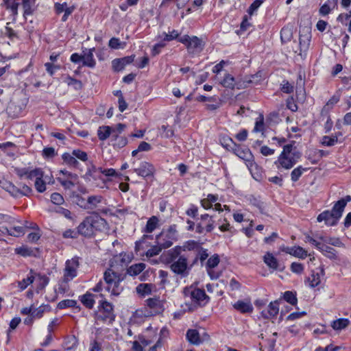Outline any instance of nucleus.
I'll return each instance as SVG.
<instances>
[{
  "label": "nucleus",
  "mask_w": 351,
  "mask_h": 351,
  "mask_svg": "<svg viewBox=\"0 0 351 351\" xmlns=\"http://www.w3.org/2000/svg\"><path fill=\"white\" fill-rule=\"evenodd\" d=\"M293 37V29L289 26H285L280 31V39L282 43H288Z\"/></svg>",
  "instance_id": "58836bf2"
},
{
  "label": "nucleus",
  "mask_w": 351,
  "mask_h": 351,
  "mask_svg": "<svg viewBox=\"0 0 351 351\" xmlns=\"http://www.w3.org/2000/svg\"><path fill=\"white\" fill-rule=\"evenodd\" d=\"M81 302L88 308L91 309L95 304L94 295L87 292L83 295L80 296Z\"/></svg>",
  "instance_id": "f704fd0d"
},
{
  "label": "nucleus",
  "mask_w": 351,
  "mask_h": 351,
  "mask_svg": "<svg viewBox=\"0 0 351 351\" xmlns=\"http://www.w3.org/2000/svg\"><path fill=\"white\" fill-rule=\"evenodd\" d=\"M36 0H21V6L23 10V17L26 19L28 16L33 15L37 10L36 5Z\"/></svg>",
  "instance_id": "f3484780"
},
{
  "label": "nucleus",
  "mask_w": 351,
  "mask_h": 351,
  "mask_svg": "<svg viewBox=\"0 0 351 351\" xmlns=\"http://www.w3.org/2000/svg\"><path fill=\"white\" fill-rule=\"evenodd\" d=\"M0 186L6 191H8L11 195L15 197H19V188L16 186L12 182L4 180L0 181Z\"/></svg>",
  "instance_id": "7c9ffc66"
},
{
  "label": "nucleus",
  "mask_w": 351,
  "mask_h": 351,
  "mask_svg": "<svg viewBox=\"0 0 351 351\" xmlns=\"http://www.w3.org/2000/svg\"><path fill=\"white\" fill-rule=\"evenodd\" d=\"M146 267V265L143 263H136L130 266L125 274L131 276H136L141 273Z\"/></svg>",
  "instance_id": "2f4dec72"
},
{
  "label": "nucleus",
  "mask_w": 351,
  "mask_h": 351,
  "mask_svg": "<svg viewBox=\"0 0 351 351\" xmlns=\"http://www.w3.org/2000/svg\"><path fill=\"white\" fill-rule=\"evenodd\" d=\"M72 154L76 159L77 158L83 162L88 160V154L84 151H82L80 149H76L72 151Z\"/></svg>",
  "instance_id": "6e6d98bb"
},
{
  "label": "nucleus",
  "mask_w": 351,
  "mask_h": 351,
  "mask_svg": "<svg viewBox=\"0 0 351 351\" xmlns=\"http://www.w3.org/2000/svg\"><path fill=\"white\" fill-rule=\"evenodd\" d=\"M169 268L175 274L184 278L189 275L191 267L188 265L187 257L180 256L177 261L169 265Z\"/></svg>",
  "instance_id": "0eeeda50"
},
{
  "label": "nucleus",
  "mask_w": 351,
  "mask_h": 351,
  "mask_svg": "<svg viewBox=\"0 0 351 351\" xmlns=\"http://www.w3.org/2000/svg\"><path fill=\"white\" fill-rule=\"evenodd\" d=\"M162 249H165L161 245L156 243V245L152 246L146 252L147 257H153L160 254Z\"/></svg>",
  "instance_id": "5fc2aeb1"
},
{
  "label": "nucleus",
  "mask_w": 351,
  "mask_h": 351,
  "mask_svg": "<svg viewBox=\"0 0 351 351\" xmlns=\"http://www.w3.org/2000/svg\"><path fill=\"white\" fill-rule=\"evenodd\" d=\"M155 168L151 163L142 161L138 166H135L133 171L135 172L138 176L147 179L154 176L155 173Z\"/></svg>",
  "instance_id": "f8f14e48"
},
{
  "label": "nucleus",
  "mask_w": 351,
  "mask_h": 351,
  "mask_svg": "<svg viewBox=\"0 0 351 351\" xmlns=\"http://www.w3.org/2000/svg\"><path fill=\"white\" fill-rule=\"evenodd\" d=\"M177 239L176 226H170L166 232L162 231L156 237V243L165 248H169L173 245V241Z\"/></svg>",
  "instance_id": "423d86ee"
},
{
  "label": "nucleus",
  "mask_w": 351,
  "mask_h": 351,
  "mask_svg": "<svg viewBox=\"0 0 351 351\" xmlns=\"http://www.w3.org/2000/svg\"><path fill=\"white\" fill-rule=\"evenodd\" d=\"M31 275L28 276L26 278L19 282V287L21 290L25 289L27 286L32 284L34 280V276L33 275V270H30Z\"/></svg>",
  "instance_id": "864d4df0"
},
{
  "label": "nucleus",
  "mask_w": 351,
  "mask_h": 351,
  "mask_svg": "<svg viewBox=\"0 0 351 351\" xmlns=\"http://www.w3.org/2000/svg\"><path fill=\"white\" fill-rule=\"evenodd\" d=\"M69 307L80 308L77 301L74 300H63L58 304V308L59 309H64Z\"/></svg>",
  "instance_id": "a18cd8bd"
},
{
  "label": "nucleus",
  "mask_w": 351,
  "mask_h": 351,
  "mask_svg": "<svg viewBox=\"0 0 351 351\" xmlns=\"http://www.w3.org/2000/svg\"><path fill=\"white\" fill-rule=\"evenodd\" d=\"M200 219L202 222L208 220L206 224V232H211L215 227L213 217L210 216L208 214H204L201 215Z\"/></svg>",
  "instance_id": "c03bdc74"
},
{
  "label": "nucleus",
  "mask_w": 351,
  "mask_h": 351,
  "mask_svg": "<svg viewBox=\"0 0 351 351\" xmlns=\"http://www.w3.org/2000/svg\"><path fill=\"white\" fill-rule=\"evenodd\" d=\"M282 251L302 259H304L308 255L307 252L300 246L285 247Z\"/></svg>",
  "instance_id": "a211bd4d"
},
{
  "label": "nucleus",
  "mask_w": 351,
  "mask_h": 351,
  "mask_svg": "<svg viewBox=\"0 0 351 351\" xmlns=\"http://www.w3.org/2000/svg\"><path fill=\"white\" fill-rule=\"evenodd\" d=\"M290 269L293 273L301 274L303 272L304 267L302 263L293 262L291 263Z\"/></svg>",
  "instance_id": "774afa93"
},
{
  "label": "nucleus",
  "mask_w": 351,
  "mask_h": 351,
  "mask_svg": "<svg viewBox=\"0 0 351 351\" xmlns=\"http://www.w3.org/2000/svg\"><path fill=\"white\" fill-rule=\"evenodd\" d=\"M98 312L95 313V318L97 321L112 324L115 319L113 305L106 300L101 301L98 306Z\"/></svg>",
  "instance_id": "20e7f679"
},
{
  "label": "nucleus",
  "mask_w": 351,
  "mask_h": 351,
  "mask_svg": "<svg viewBox=\"0 0 351 351\" xmlns=\"http://www.w3.org/2000/svg\"><path fill=\"white\" fill-rule=\"evenodd\" d=\"M322 254L326 256L327 258L331 260L337 259V251L332 247L323 244L322 247H319V250Z\"/></svg>",
  "instance_id": "4c0bfd02"
},
{
  "label": "nucleus",
  "mask_w": 351,
  "mask_h": 351,
  "mask_svg": "<svg viewBox=\"0 0 351 351\" xmlns=\"http://www.w3.org/2000/svg\"><path fill=\"white\" fill-rule=\"evenodd\" d=\"M186 338L190 343L193 345L198 346L202 342L199 333L196 329H189L186 331Z\"/></svg>",
  "instance_id": "cd10ccee"
},
{
  "label": "nucleus",
  "mask_w": 351,
  "mask_h": 351,
  "mask_svg": "<svg viewBox=\"0 0 351 351\" xmlns=\"http://www.w3.org/2000/svg\"><path fill=\"white\" fill-rule=\"evenodd\" d=\"M263 261L270 269L274 270L278 269V261L271 253L267 252L263 256ZM279 270L282 271L283 268L279 269Z\"/></svg>",
  "instance_id": "bb28decb"
},
{
  "label": "nucleus",
  "mask_w": 351,
  "mask_h": 351,
  "mask_svg": "<svg viewBox=\"0 0 351 351\" xmlns=\"http://www.w3.org/2000/svg\"><path fill=\"white\" fill-rule=\"evenodd\" d=\"M251 82V80L247 82L238 81L231 74L226 73L220 84L224 88L233 90L234 88H237V89L245 88L247 87V84H250Z\"/></svg>",
  "instance_id": "9b49d317"
},
{
  "label": "nucleus",
  "mask_w": 351,
  "mask_h": 351,
  "mask_svg": "<svg viewBox=\"0 0 351 351\" xmlns=\"http://www.w3.org/2000/svg\"><path fill=\"white\" fill-rule=\"evenodd\" d=\"M126 43L125 42H121L119 38L116 37L110 38L108 43L109 47L113 49H123Z\"/></svg>",
  "instance_id": "09e8293b"
},
{
  "label": "nucleus",
  "mask_w": 351,
  "mask_h": 351,
  "mask_svg": "<svg viewBox=\"0 0 351 351\" xmlns=\"http://www.w3.org/2000/svg\"><path fill=\"white\" fill-rule=\"evenodd\" d=\"M183 292L185 297H189L194 304L198 306L204 305L206 303L204 302V300L209 298L205 291L201 289L186 287Z\"/></svg>",
  "instance_id": "6e6552de"
},
{
  "label": "nucleus",
  "mask_w": 351,
  "mask_h": 351,
  "mask_svg": "<svg viewBox=\"0 0 351 351\" xmlns=\"http://www.w3.org/2000/svg\"><path fill=\"white\" fill-rule=\"evenodd\" d=\"M311 42V34L307 33L305 34H300L299 38V45L300 49V53L302 52H306L310 45Z\"/></svg>",
  "instance_id": "473e14b6"
},
{
  "label": "nucleus",
  "mask_w": 351,
  "mask_h": 351,
  "mask_svg": "<svg viewBox=\"0 0 351 351\" xmlns=\"http://www.w3.org/2000/svg\"><path fill=\"white\" fill-rule=\"evenodd\" d=\"M57 153L56 152L55 149L52 147L44 148L42 153V155L45 158H52Z\"/></svg>",
  "instance_id": "69168bd1"
},
{
  "label": "nucleus",
  "mask_w": 351,
  "mask_h": 351,
  "mask_svg": "<svg viewBox=\"0 0 351 351\" xmlns=\"http://www.w3.org/2000/svg\"><path fill=\"white\" fill-rule=\"evenodd\" d=\"M250 204L253 206L257 208L261 213L264 214L265 212V205L264 202H262L259 197H256L254 195H250L247 198Z\"/></svg>",
  "instance_id": "ea45409f"
},
{
  "label": "nucleus",
  "mask_w": 351,
  "mask_h": 351,
  "mask_svg": "<svg viewBox=\"0 0 351 351\" xmlns=\"http://www.w3.org/2000/svg\"><path fill=\"white\" fill-rule=\"evenodd\" d=\"M78 341L75 336H68L64 338L63 348L65 350H71L77 347Z\"/></svg>",
  "instance_id": "a19ab883"
},
{
  "label": "nucleus",
  "mask_w": 351,
  "mask_h": 351,
  "mask_svg": "<svg viewBox=\"0 0 351 351\" xmlns=\"http://www.w3.org/2000/svg\"><path fill=\"white\" fill-rule=\"evenodd\" d=\"M264 130V117L260 114L256 120L255 126L253 130L254 132H263Z\"/></svg>",
  "instance_id": "052dcab7"
},
{
  "label": "nucleus",
  "mask_w": 351,
  "mask_h": 351,
  "mask_svg": "<svg viewBox=\"0 0 351 351\" xmlns=\"http://www.w3.org/2000/svg\"><path fill=\"white\" fill-rule=\"evenodd\" d=\"M106 225V221L97 214L87 216L79 224L77 229L80 235L90 238L95 234L96 231H101Z\"/></svg>",
  "instance_id": "f03ea898"
},
{
  "label": "nucleus",
  "mask_w": 351,
  "mask_h": 351,
  "mask_svg": "<svg viewBox=\"0 0 351 351\" xmlns=\"http://www.w3.org/2000/svg\"><path fill=\"white\" fill-rule=\"evenodd\" d=\"M158 223V219L156 216H152L147 220L144 232L147 233L152 232L156 229Z\"/></svg>",
  "instance_id": "49530a36"
},
{
  "label": "nucleus",
  "mask_w": 351,
  "mask_h": 351,
  "mask_svg": "<svg viewBox=\"0 0 351 351\" xmlns=\"http://www.w3.org/2000/svg\"><path fill=\"white\" fill-rule=\"evenodd\" d=\"M320 273L312 271L311 276L308 277L306 280V282H309V286L311 288H314L318 286L320 282V274L324 275V269L323 266L319 267Z\"/></svg>",
  "instance_id": "5701e85b"
},
{
  "label": "nucleus",
  "mask_w": 351,
  "mask_h": 351,
  "mask_svg": "<svg viewBox=\"0 0 351 351\" xmlns=\"http://www.w3.org/2000/svg\"><path fill=\"white\" fill-rule=\"evenodd\" d=\"M125 278V274L116 272L111 268L107 269L104 273L105 290L110 292L112 295H119L123 290V287L120 284Z\"/></svg>",
  "instance_id": "7ed1b4c3"
},
{
  "label": "nucleus",
  "mask_w": 351,
  "mask_h": 351,
  "mask_svg": "<svg viewBox=\"0 0 351 351\" xmlns=\"http://www.w3.org/2000/svg\"><path fill=\"white\" fill-rule=\"evenodd\" d=\"M112 145L114 147L122 148L128 144V138L114 133L112 137Z\"/></svg>",
  "instance_id": "c9c22d12"
},
{
  "label": "nucleus",
  "mask_w": 351,
  "mask_h": 351,
  "mask_svg": "<svg viewBox=\"0 0 351 351\" xmlns=\"http://www.w3.org/2000/svg\"><path fill=\"white\" fill-rule=\"evenodd\" d=\"M115 133V130L110 126L102 125L100 126L97 130V136L100 141H105L110 136L112 137L113 134Z\"/></svg>",
  "instance_id": "c85d7f7f"
},
{
  "label": "nucleus",
  "mask_w": 351,
  "mask_h": 351,
  "mask_svg": "<svg viewBox=\"0 0 351 351\" xmlns=\"http://www.w3.org/2000/svg\"><path fill=\"white\" fill-rule=\"evenodd\" d=\"M296 162L297 160L293 157L284 156V158H282L281 156H279L278 160L275 162V164L277 165L278 169L282 167L285 169H290Z\"/></svg>",
  "instance_id": "6ab92c4d"
},
{
  "label": "nucleus",
  "mask_w": 351,
  "mask_h": 351,
  "mask_svg": "<svg viewBox=\"0 0 351 351\" xmlns=\"http://www.w3.org/2000/svg\"><path fill=\"white\" fill-rule=\"evenodd\" d=\"M3 230H6V232L8 235L15 237L23 236L25 234V229L23 226H14L10 229L6 226H1L0 231L2 233H4Z\"/></svg>",
  "instance_id": "c756f323"
},
{
  "label": "nucleus",
  "mask_w": 351,
  "mask_h": 351,
  "mask_svg": "<svg viewBox=\"0 0 351 351\" xmlns=\"http://www.w3.org/2000/svg\"><path fill=\"white\" fill-rule=\"evenodd\" d=\"M202 246V243L195 240H188L182 245H180L182 252H195Z\"/></svg>",
  "instance_id": "a878e982"
},
{
  "label": "nucleus",
  "mask_w": 351,
  "mask_h": 351,
  "mask_svg": "<svg viewBox=\"0 0 351 351\" xmlns=\"http://www.w3.org/2000/svg\"><path fill=\"white\" fill-rule=\"evenodd\" d=\"M284 300L291 305H295L298 302L296 293L291 291H287L283 295Z\"/></svg>",
  "instance_id": "603ef678"
},
{
  "label": "nucleus",
  "mask_w": 351,
  "mask_h": 351,
  "mask_svg": "<svg viewBox=\"0 0 351 351\" xmlns=\"http://www.w3.org/2000/svg\"><path fill=\"white\" fill-rule=\"evenodd\" d=\"M350 324V320L346 318H339L331 322V327L335 330H341L346 328Z\"/></svg>",
  "instance_id": "e433bc0d"
},
{
  "label": "nucleus",
  "mask_w": 351,
  "mask_h": 351,
  "mask_svg": "<svg viewBox=\"0 0 351 351\" xmlns=\"http://www.w3.org/2000/svg\"><path fill=\"white\" fill-rule=\"evenodd\" d=\"M337 5V0H328L319 8V12L322 16L328 15L332 9Z\"/></svg>",
  "instance_id": "72a5a7b5"
},
{
  "label": "nucleus",
  "mask_w": 351,
  "mask_h": 351,
  "mask_svg": "<svg viewBox=\"0 0 351 351\" xmlns=\"http://www.w3.org/2000/svg\"><path fill=\"white\" fill-rule=\"evenodd\" d=\"M40 250L38 247H31L27 245H22L15 249V253L23 257H38L40 256Z\"/></svg>",
  "instance_id": "2eb2a0df"
},
{
  "label": "nucleus",
  "mask_w": 351,
  "mask_h": 351,
  "mask_svg": "<svg viewBox=\"0 0 351 351\" xmlns=\"http://www.w3.org/2000/svg\"><path fill=\"white\" fill-rule=\"evenodd\" d=\"M95 48L86 49V51H84L82 66H88L89 68H94L96 65V61L94 59L93 51Z\"/></svg>",
  "instance_id": "4be33fe9"
},
{
  "label": "nucleus",
  "mask_w": 351,
  "mask_h": 351,
  "mask_svg": "<svg viewBox=\"0 0 351 351\" xmlns=\"http://www.w3.org/2000/svg\"><path fill=\"white\" fill-rule=\"evenodd\" d=\"M181 253L182 250L180 245H177L163 253L161 256V258H162L164 263L170 265L174 261H177V259L180 256H182Z\"/></svg>",
  "instance_id": "4468645a"
},
{
  "label": "nucleus",
  "mask_w": 351,
  "mask_h": 351,
  "mask_svg": "<svg viewBox=\"0 0 351 351\" xmlns=\"http://www.w3.org/2000/svg\"><path fill=\"white\" fill-rule=\"evenodd\" d=\"M57 180L65 189H71L74 187L75 184V182L76 181L71 179L66 180L62 178H57Z\"/></svg>",
  "instance_id": "4d7b16f0"
},
{
  "label": "nucleus",
  "mask_w": 351,
  "mask_h": 351,
  "mask_svg": "<svg viewBox=\"0 0 351 351\" xmlns=\"http://www.w3.org/2000/svg\"><path fill=\"white\" fill-rule=\"evenodd\" d=\"M49 305H41L38 308L34 309L32 312V316L37 318H40L43 316V313L46 309L49 310Z\"/></svg>",
  "instance_id": "680f3d73"
},
{
  "label": "nucleus",
  "mask_w": 351,
  "mask_h": 351,
  "mask_svg": "<svg viewBox=\"0 0 351 351\" xmlns=\"http://www.w3.org/2000/svg\"><path fill=\"white\" fill-rule=\"evenodd\" d=\"M220 259L218 254H215L211 256L206 263V269H213L216 267L219 263Z\"/></svg>",
  "instance_id": "8fccbe9b"
},
{
  "label": "nucleus",
  "mask_w": 351,
  "mask_h": 351,
  "mask_svg": "<svg viewBox=\"0 0 351 351\" xmlns=\"http://www.w3.org/2000/svg\"><path fill=\"white\" fill-rule=\"evenodd\" d=\"M308 168H304L302 166H299L295 168L291 173V179L293 182H297L302 176L304 171H306Z\"/></svg>",
  "instance_id": "de8ad7c7"
},
{
  "label": "nucleus",
  "mask_w": 351,
  "mask_h": 351,
  "mask_svg": "<svg viewBox=\"0 0 351 351\" xmlns=\"http://www.w3.org/2000/svg\"><path fill=\"white\" fill-rule=\"evenodd\" d=\"M135 55L125 56L121 58H115L112 61V69L116 72H119L124 69V68L132 63L134 60Z\"/></svg>",
  "instance_id": "ddd939ff"
},
{
  "label": "nucleus",
  "mask_w": 351,
  "mask_h": 351,
  "mask_svg": "<svg viewBox=\"0 0 351 351\" xmlns=\"http://www.w3.org/2000/svg\"><path fill=\"white\" fill-rule=\"evenodd\" d=\"M178 42L184 44L188 52L193 55L199 53L204 47V43L202 40L195 36H189V35H184L178 38Z\"/></svg>",
  "instance_id": "39448f33"
},
{
  "label": "nucleus",
  "mask_w": 351,
  "mask_h": 351,
  "mask_svg": "<svg viewBox=\"0 0 351 351\" xmlns=\"http://www.w3.org/2000/svg\"><path fill=\"white\" fill-rule=\"evenodd\" d=\"M195 256L192 261L191 267H193V265H195L197 264L198 261H200L201 265H203L204 261L208 258V250L204 248L202 246L197 250L195 252Z\"/></svg>",
  "instance_id": "b1692460"
},
{
  "label": "nucleus",
  "mask_w": 351,
  "mask_h": 351,
  "mask_svg": "<svg viewBox=\"0 0 351 351\" xmlns=\"http://www.w3.org/2000/svg\"><path fill=\"white\" fill-rule=\"evenodd\" d=\"M47 178V176H44V172H43L40 176L35 180L34 186L38 193H43L46 190Z\"/></svg>",
  "instance_id": "79ce46f5"
},
{
  "label": "nucleus",
  "mask_w": 351,
  "mask_h": 351,
  "mask_svg": "<svg viewBox=\"0 0 351 351\" xmlns=\"http://www.w3.org/2000/svg\"><path fill=\"white\" fill-rule=\"evenodd\" d=\"M279 312V306L278 301L271 302L268 305L266 311H263L261 315L265 319H271L276 317Z\"/></svg>",
  "instance_id": "412c9836"
},
{
  "label": "nucleus",
  "mask_w": 351,
  "mask_h": 351,
  "mask_svg": "<svg viewBox=\"0 0 351 351\" xmlns=\"http://www.w3.org/2000/svg\"><path fill=\"white\" fill-rule=\"evenodd\" d=\"M80 235L78 229L77 230L73 229H67L62 233L64 239H77Z\"/></svg>",
  "instance_id": "13d9d810"
},
{
  "label": "nucleus",
  "mask_w": 351,
  "mask_h": 351,
  "mask_svg": "<svg viewBox=\"0 0 351 351\" xmlns=\"http://www.w3.org/2000/svg\"><path fill=\"white\" fill-rule=\"evenodd\" d=\"M235 310L241 313H251L254 308L250 301L238 300L233 304Z\"/></svg>",
  "instance_id": "aec40b11"
},
{
  "label": "nucleus",
  "mask_w": 351,
  "mask_h": 351,
  "mask_svg": "<svg viewBox=\"0 0 351 351\" xmlns=\"http://www.w3.org/2000/svg\"><path fill=\"white\" fill-rule=\"evenodd\" d=\"M62 159L67 166L71 168H74L79 169H80V162L75 158L73 154H70L68 152H65L62 155Z\"/></svg>",
  "instance_id": "393cba45"
},
{
  "label": "nucleus",
  "mask_w": 351,
  "mask_h": 351,
  "mask_svg": "<svg viewBox=\"0 0 351 351\" xmlns=\"http://www.w3.org/2000/svg\"><path fill=\"white\" fill-rule=\"evenodd\" d=\"M45 67L46 69L47 72L51 75L53 76L56 71L60 69V64H55L52 62H46L45 64Z\"/></svg>",
  "instance_id": "bf43d9fd"
},
{
  "label": "nucleus",
  "mask_w": 351,
  "mask_h": 351,
  "mask_svg": "<svg viewBox=\"0 0 351 351\" xmlns=\"http://www.w3.org/2000/svg\"><path fill=\"white\" fill-rule=\"evenodd\" d=\"M51 201L53 204L56 205H61L64 202L62 195L59 193H53L51 195Z\"/></svg>",
  "instance_id": "338daca9"
},
{
  "label": "nucleus",
  "mask_w": 351,
  "mask_h": 351,
  "mask_svg": "<svg viewBox=\"0 0 351 351\" xmlns=\"http://www.w3.org/2000/svg\"><path fill=\"white\" fill-rule=\"evenodd\" d=\"M43 172V171L41 168H35L34 169L32 170L29 169L26 178L31 180L35 178V180H36L37 178L40 176V174Z\"/></svg>",
  "instance_id": "e2e57ef3"
},
{
  "label": "nucleus",
  "mask_w": 351,
  "mask_h": 351,
  "mask_svg": "<svg viewBox=\"0 0 351 351\" xmlns=\"http://www.w3.org/2000/svg\"><path fill=\"white\" fill-rule=\"evenodd\" d=\"M163 34L165 35V37L163 38L164 41L169 42L176 39L178 40V38H180L179 37L180 34L177 30L175 29L172 30L171 32H169V34H167L165 32Z\"/></svg>",
  "instance_id": "0e129e2a"
},
{
  "label": "nucleus",
  "mask_w": 351,
  "mask_h": 351,
  "mask_svg": "<svg viewBox=\"0 0 351 351\" xmlns=\"http://www.w3.org/2000/svg\"><path fill=\"white\" fill-rule=\"evenodd\" d=\"M234 152L238 157L245 161V165L251 172L252 171L254 167L256 169L258 167V165L254 162V156L250 149L246 147L243 148L240 146H236Z\"/></svg>",
  "instance_id": "1a4fd4ad"
},
{
  "label": "nucleus",
  "mask_w": 351,
  "mask_h": 351,
  "mask_svg": "<svg viewBox=\"0 0 351 351\" xmlns=\"http://www.w3.org/2000/svg\"><path fill=\"white\" fill-rule=\"evenodd\" d=\"M64 82L68 86H72L75 90H80L83 87V84L80 80L73 78L69 75L65 77Z\"/></svg>",
  "instance_id": "37998d69"
},
{
  "label": "nucleus",
  "mask_w": 351,
  "mask_h": 351,
  "mask_svg": "<svg viewBox=\"0 0 351 351\" xmlns=\"http://www.w3.org/2000/svg\"><path fill=\"white\" fill-rule=\"evenodd\" d=\"M3 4L5 9L11 12L12 21L15 22L19 14L18 11L21 0H3Z\"/></svg>",
  "instance_id": "dca6fc26"
},
{
  "label": "nucleus",
  "mask_w": 351,
  "mask_h": 351,
  "mask_svg": "<svg viewBox=\"0 0 351 351\" xmlns=\"http://www.w3.org/2000/svg\"><path fill=\"white\" fill-rule=\"evenodd\" d=\"M351 201V196L348 195L336 202L331 210H324L317 217L318 222L324 221L328 226H336L342 217L347 204Z\"/></svg>",
  "instance_id": "f257e3e1"
},
{
  "label": "nucleus",
  "mask_w": 351,
  "mask_h": 351,
  "mask_svg": "<svg viewBox=\"0 0 351 351\" xmlns=\"http://www.w3.org/2000/svg\"><path fill=\"white\" fill-rule=\"evenodd\" d=\"M79 260L78 256H74L66 261L64 269V280L65 282L70 281L77 276V270L80 266Z\"/></svg>",
  "instance_id": "9d476101"
},
{
  "label": "nucleus",
  "mask_w": 351,
  "mask_h": 351,
  "mask_svg": "<svg viewBox=\"0 0 351 351\" xmlns=\"http://www.w3.org/2000/svg\"><path fill=\"white\" fill-rule=\"evenodd\" d=\"M338 141L337 136H324L320 141L324 146L331 147L335 145Z\"/></svg>",
  "instance_id": "3c124183"
}]
</instances>
